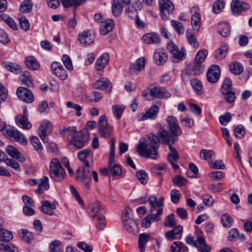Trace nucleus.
Masks as SVG:
<instances>
[{"label": "nucleus", "mask_w": 252, "mask_h": 252, "mask_svg": "<svg viewBox=\"0 0 252 252\" xmlns=\"http://www.w3.org/2000/svg\"><path fill=\"white\" fill-rule=\"evenodd\" d=\"M166 121L170 134L165 129H161L158 131L157 135L153 132L148 135L149 142L146 138H141L136 146V151L140 156L157 159L159 142L162 144H174L178 140V136L181 135L182 131L177 119L173 116H169Z\"/></svg>", "instance_id": "1"}, {"label": "nucleus", "mask_w": 252, "mask_h": 252, "mask_svg": "<svg viewBox=\"0 0 252 252\" xmlns=\"http://www.w3.org/2000/svg\"><path fill=\"white\" fill-rule=\"evenodd\" d=\"M78 158L83 161V165L82 170L80 168L77 170L76 179L78 182L83 183L85 188L89 189L92 177L95 182L98 181L97 173L90 164V162L93 160V154L90 149L83 150L78 153Z\"/></svg>", "instance_id": "2"}, {"label": "nucleus", "mask_w": 252, "mask_h": 252, "mask_svg": "<svg viewBox=\"0 0 252 252\" xmlns=\"http://www.w3.org/2000/svg\"><path fill=\"white\" fill-rule=\"evenodd\" d=\"M67 133V138L70 144L77 149L83 147L89 139L86 130L77 131L74 127H69L63 129Z\"/></svg>", "instance_id": "3"}, {"label": "nucleus", "mask_w": 252, "mask_h": 252, "mask_svg": "<svg viewBox=\"0 0 252 252\" xmlns=\"http://www.w3.org/2000/svg\"><path fill=\"white\" fill-rule=\"evenodd\" d=\"M50 177L56 182H61L65 175V171L61 166L58 158H54L51 160L49 167Z\"/></svg>", "instance_id": "4"}, {"label": "nucleus", "mask_w": 252, "mask_h": 252, "mask_svg": "<svg viewBox=\"0 0 252 252\" xmlns=\"http://www.w3.org/2000/svg\"><path fill=\"white\" fill-rule=\"evenodd\" d=\"M90 215L93 217H96L98 223L96 227L99 229H103L105 226V218L104 216L99 213L101 209V204L99 202H94L89 206Z\"/></svg>", "instance_id": "5"}, {"label": "nucleus", "mask_w": 252, "mask_h": 252, "mask_svg": "<svg viewBox=\"0 0 252 252\" xmlns=\"http://www.w3.org/2000/svg\"><path fill=\"white\" fill-rule=\"evenodd\" d=\"M158 3L162 19L167 20L173 12L174 5L170 0H159Z\"/></svg>", "instance_id": "6"}, {"label": "nucleus", "mask_w": 252, "mask_h": 252, "mask_svg": "<svg viewBox=\"0 0 252 252\" xmlns=\"http://www.w3.org/2000/svg\"><path fill=\"white\" fill-rule=\"evenodd\" d=\"M98 129L101 137L109 138L112 131V127L107 122V118L105 115L101 116L98 121Z\"/></svg>", "instance_id": "7"}, {"label": "nucleus", "mask_w": 252, "mask_h": 252, "mask_svg": "<svg viewBox=\"0 0 252 252\" xmlns=\"http://www.w3.org/2000/svg\"><path fill=\"white\" fill-rule=\"evenodd\" d=\"M167 49L170 52L175 60L177 61L183 60L186 58V52L184 47L179 50L176 45L172 42H169L167 46Z\"/></svg>", "instance_id": "8"}, {"label": "nucleus", "mask_w": 252, "mask_h": 252, "mask_svg": "<svg viewBox=\"0 0 252 252\" xmlns=\"http://www.w3.org/2000/svg\"><path fill=\"white\" fill-rule=\"evenodd\" d=\"M52 129V125L50 121L47 120H44L41 124L38 130V134L44 143L48 142V135L50 133Z\"/></svg>", "instance_id": "9"}, {"label": "nucleus", "mask_w": 252, "mask_h": 252, "mask_svg": "<svg viewBox=\"0 0 252 252\" xmlns=\"http://www.w3.org/2000/svg\"><path fill=\"white\" fill-rule=\"evenodd\" d=\"M95 37V34L93 31H86L79 34L77 40L80 44L88 46L94 43Z\"/></svg>", "instance_id": "10"}, {"label": "nucleus", "mask_w": 252, "mask_h": 252, "mask_svg": "<svg viewBox=\"0 0 252 252\" xmlns=\"http://www.w3.org/2000/svg\"><path fill=\"white\" fill-rule=\"evenodd\" d=\"M250 8V5L246 2L240 0H232L231 9L234 15H239Z\"/></svg>", "instance_id": "11"}, {"label": "nucleus", "mask_w": 252, "mask_h": 252, "mask_svg": "<svg viewBox=\"0 0 252 252\" xmlns=\"http://www.w3.org/2000/svg\"><path fill=\"white\" fill-rule=\"evenodd\" d=\"M220 67L219 65L216 64L212 65L207 73V80L210 83H216L220 78Z\"/></svg>", "instance_id": "12"}, {"label": "nucleus", "mask_w": 252, "mask_h": 252, "mask_svg": "<svg viewBox=\"0 0 252 252\" xmlns=\"http://www.w3.org/2000/svg\"><path fill=\"white\" fill-rule=\"evenodd\" d=\"M150 94L153 98H168L170 96V93L163 87L154 86L150 89Z\"/></svg>", "instance_id": "13"}, {"label": "nucleus", "mask_w": 252, "mask_h": 252, "mask_svg": "<svg viewBox=\"0 0 252 252\" xmlns=\"http://www.w3.org/2000/svg\"><path fill=\"white\" fill-rule=\"evenodd\" d=\"M17 95L22 101L27 103H31L34 100L32 92L25 87H19L17 90Z\"/></svg>", "instance_id": "14"}, {"label": "nucleus", "mask_w": 252, "mask_h": 252, "mask_svg": "<svg viewBox=\"0 0 252 252\" xmlns=\"http://www.w3.org/2000/svg\"><path fill=\"white\" fill-rule=\"evenodd\" d=\"M204 70V67L202 63L197 62H194L189 64L186 70V74L187 75H199L202 74Z\"/></svg>", "instance_id": "15"}, {"label": "nucleus", "mask_w": 252, "mask_h": 252, "mask_svg": "<svg viewBox=\"0 0 252 252\" xmlns=\"http://www.w3.org/2000/svg\"><path fill=\"white\" fill-rule=\"evenodd\" d=\"M159 107L157 105L152 106L146 113H140L138 117L139 121H143L147 119H155L158 113Z\"/></svg>", "instance_id": "16"}, {"label": "nucleus", "mask_w": 252, "mask_h": 252, "mask_svg": "<svg viewBox=\"0 0 252 252\" xmlns=\"http://www.w3.org/2000/svg\"><path fill=\"white\" fill-rule=\"evenodd\" d=\"M94 88L105 91L107 93H110L112 88V86L110 81L106 78H102L96 81L93 85Z\"/></svg>", "instance_id": "17"}, {"label": "nucleus", "mask_w": 252, "mask_h": 252, "mask_svg": "<svg viewBox=\"0 0 252 252\" xmlns=\"http://www.w3.org/2000/svg\"><path fill=\"white\" fill-rule=\"evenodd\" d=\"M130 0H113L112 5L113 14L116 17L119 16L123 11L124 5H128Z\"/></svg>", "instance_id": "18"}, {"label": "nucleus", "mask_w": 252, "mask_h": 252, "mask_svg": "<svg viewBox=\"0 0 252 252\" xmlns=\"http://www.w3.org/2000/svg\"><path fill=\"white\" fill-rule=\"evenodd\" d=\"M174 144L170 143V144H165L169 146L170 153L168 155V159L169 162L172 164V167L175 170L178 169L179 167L175 164L179 159V156L176 150L172 147Z\"/></svg>", "instance_id": "19"}, {"label": "nucleus", "mask_w": 252, "mask_h": 252, "mask_svg": "<svg viewBox=\"0 0 252 252\" xmlns=\"http://www.w3.org/2000/svg\"><path fill=\"white\" fill-rule=\"evenodd\" d=\"M17 125L25 129H29L32 127V124L29 122L26 109L23 111V115H18L16 118Z\"/></svg>", "instance_id": "20"}, {"label": "nucleus", "mask_w": 252, "mask_h": 252, "mask_svg": "<svg viewBox=\"0 0 252 252\" xmlns=\"http://www.w3.org/2000/svg\"><path fill=\"white\" fill-rule=\"evenodd\" d=\"M145 59L141 57L137 59L134 63L132 64L129 67V71L131 74H136L144 68Z\"/></svg>", "instance_id": "21"}, {"label": "nucleus", "mask_w": 252, "mask_h": 252, "mask_svg": "<svg viewBox=\"0 0 252 252\" xmlns=\"http://www.w3.org/2000/svg\"><path fill=\"white\" fill-rule=\"evenodd\" d=\"M2 132L5 136L10 140H14L18 134L22 136V132L9 125H5V127L4 128Z\"/></svg>", "instance_id": "22"}, {"label": "nucleus", "mask_w": 252, "mask_h": 252, "mask_svg": "<svg viewBox=\"0 0 252 252\" xmlns=\"http://www.w3.org/2000/svg\"><path fill=\"white\" fill-rule=\"evenodd\" d=\"M109 55L108 53H103L96 60L95 62V68L97 70H101L105 67L109 61Z\"/></svg>", "instance_id": "23"}, {"label": "nucleus", "mask_w": 252, "mask_h": 252, "mask_svg": "<svg viewBox=\"0 0 252 252\" xmlns=\"http://www.w3.org/2000/svg\"><path fill=\"white\" fill-rule=\"evenodd\" d=\"M167 59L166 54L161 49L157 50L154 54L155 63L158 65L164 64Z\"/></svg>", "instance_id": "24"}, {"label": "nucleus", "mask_w": 252, "mask_h": 252, "mask_svg": "<svg viewBox=\"0 0 252 252\" xmlns=\"http://www.w3.org/2000/svg\"><path fill=\"white\" fill-rule=\"evenodd\" d=\"M183 231V227L181 225H178L171 230L168 231L165 233V238L168 240H173L175 239H180L181 236L179 237L176 236L180 235Z\"/></svg>", "instance_id": "25"}, {"label": "nucleus", "mask_w": 252, "mask_h": 252, "mask_svg": "<svg viewBox=\"0 0 252 252\" xmlns=\"http://www.w3.org/2000/svg\"><path fill=\"white\" fill-rule=\"evenodd\" d=\"M56 208L54 204H52L48 200H45L42 202V206L40 207V210L44 214L52 216L54 214L53 210H55Z\"/></svg>", "instance_id": "26"}, {"label": "nucleus", "mask_w": 252, "mask_h": 252, "mask_svg": "<svg viewBox=\"0 0 252 252\" xmlns=\"http://www.w3.org/2000/svg\"><path fill=\"white\" fill-rule=\"evenodd\" d=\"M114 27V24L112 20H107L101 22L100 26V32L102 35H106L109 32L112 31Z\"/></svg>", "instance_id": "27"}, {"label": "nucleus", "mask_w": 252, "mask_h": 252, "mask_svg": "<svg viewBox=\"0 0 252 252\" xmlns=\"http://www.w3.org/2000/svg\"><path fill=\"white\" fill-rule=\"evenodd\" d=\"M228 49V45L226 43H222L220 47L215 52L214 56L215 59L217 60L223 59L227 53Z\"/></svg>", "instance_id": "28"}, {"label": "nucleus", "mask_w": 252, "mask_h": 252, "mask_svg": "<svg viewBox=\"0 0 252 252\" xmlns=\"http://www.w3.org/2000/svg\"><path fill=\"white\" fill-rule=\"evenodd\" d=\"M124 226L125 229L130 233L135 234L137 233L138 224L133 219L127 221H123Z\"/></svg>", "instance_id": "29"}, {"label": "nucleus", "mask_w": 252, "mask_h": 252, "mask_svg": "<svg viewBox=\"0 0 252 252\" xmlns=\"http://www.w3.org/2000/svg\"><path fill=\"white\" fill-rule=\"evenodd\" d=\"M142 39L147 44H157L159 42V36L155 33H148L143 35Z\"/></svg>", "instance_id": "30"}, {"label": "nucleus", "mask_w": 252, "mask_h": 252, "mask_svg": "<svg viewBox=\"0 0 252 252\" xmlns=\"http://www.w3.org/2000/svg\"><path fill=\"white\" fill-rule=\"evenodd\" d=\"M2 65L6 70L15 74H18L21 71V66L15 63L4 62L2 63Z\"/></svg>", "instance_id": "31"}, {"label": "nucleus", "mask_w": 252, "mask_h": 252, "mask_svg": "<svg viewBox=\"0 0 252 252\" xmlns=\"http://www.w3.org/2000/svg\"><path fill=\"white\" fill-rule=\"evenodd\" d=\"M186 35L189 45L194 48H198L199 46V44L192 31L191 29L187 30Z\"/></svg>", "instance_id": "32"}, {"label": "nucleus", "mask_w": 252, "mask_h": 252, "mask_svg": "<svg viewBox=\"0 0 252 252\" xmlns=\"http://www.w3.org/2000/svg\"><path fill=\"white\" fill-rule=\"evenodd\" d=\"M38 187L35 190L36 193H40L44 190H47L49 188V179L48 177L44 176L40 179Z\"/></svg>", "instance_id": "33"}, {"label": "nucleus", "mask_w": 252, "mask_h": 252, "mask_svg": "<svg viewBox=\"0 0 252 252\" xmlns=\"http://www.w3.org/2000/svg\"><path fill=\"white\" fill-rule=\"evenodd\" d=\"M150 236L146 233H141L139 236L138 247L140 252H145L146 244L150 240Z\"/></svg>", "instance_id": "34"}, {"label": "nucleus", "mask_w": 252, "mask_h": 252, "mask_svg": "<svg viewBox=\"0 0 252 252\" xmlns=\"http://www.w3.org/2000/svg\"><path fill=\"white\" fill-rule=\"evenodd\" d=\"M6 150L7 153L11 157L22 161L23 156L16 147L12 145H8Z\"/></svg>", "instance_id": "35"}, {"label": "nucleus", "mask_w": 252, "mask_h": 252, "mask_svg": "<svg viewBox=\"0 0 252 252\" xmlns=\"http://www.w3.org/2000/svg\"><path fill=\"white\" fill-rule=\"evenodd\" d=\"M25 63L26 66L32 70H37L39 67V63L33 56L26 57Z\"/></svg>", "instance_id": "36"}, {"label": "nucleus", "mask_w": 252, "mask_h": 252, "mask_svg": "<svg viewBox=\"0 0 252 252\" xmlns=\"http://www.w3.org/2000/svg\"><path fill=\"white\" fill-rule=\"evenodd\" d=\"M172 252H188V247L184 245L181 242H174L170 246Z\"/></svg>", "instance_id": "37"}, {"label": "nucleus", "mask_w": 252, "mask_h": 252, "mask_svg": "<svg viewBox=\"0 0 252 252\" xmlns=\"http://www.w3.org/2000/svg\"><path fill=\"white\" fill-rule=\"evenodd\" d=\"M229 67L230 71L235 75H239L243 71L242 64L237 61L230 63Z\"/></svg>", "instance_id": "38"}, {"label": "nucleus", "mask_w": 252, "mask_h": 252, "mask_svg": "<svg viewBox=\"0 0 252 252\" xmlns=\"http://www.w3.org/2000/svg\"><path fill=\"white\" fill-rule=\"evenodd\" d=\"M135 7L133 6H131V7H129L126 9V12L127 13L128 16L134 19H136L138 16L137 10L138 9H140L141 8V3L137 1L135 3Z\"/></svg>", "instance_id": "39"}, {"label": "nucleus", "mask_w": 252, "mask_h": 252, "mask_svg": "<svg viewBox=\"0 0 252 252\" xmlns=\"http://www.w3.org/2000/svg\"><path fill=\"white\" fill-rule=\"evenodd\" d=\"M230 28L228 24L226 22H220L218 26V32L223 37H226L230 34Z\"/></svg>", "instance_id": "40"}, {"label": "nucleus", "mask_w": 252, "mask_h": 252, "mask_svg": "<svg viewBox=\"0 0 252 252\" xmlns=\"http://www.w3.org/2000/svg\"><path fill=\"white\" fill-rule=\"evenodd\" d=\"M232 91V82L230 78H226L223 80L220 88L221 94H226L228 92Z\"/></svg>", "instance_id": "41"}, {"label": "nucleus", "mask_w": 252, "mask_h": 252, "mask_svg": "<svg viewBox=\"0 0 252 252\" xmlns=\"http://www.w3.org/2000/svg\"><path fill=\"white\" fill-rule=\"evenodd\" d=\"M201 18L199 13L195 12L191 17V24L193 30L198 31L200 27Z\"/></svg>", "instance_id": "42"}, {"label": "nucleus", "mask_w": 252, "mask_h": 252, "mask_svg": "<svg viewBox=\"0 0 252 252\" xmlns=\"http://www.w3.org/2000/svg\"><path fill=\"white\" fill-rule=\"evenodd\" d=\"M21 83L25 85L27 87L30 88L32 86V80L31 74L29 72H24L19 77Z\"/></svg>", "instance_id": "43"}, {"label": "nucleus", "mask_w": 252, "mask_h": 252, "mask_svg": "<svg viewBox=\"0 0 252 252\" xmlns=\"http://www.w3.org/2000/svg\"><path fill=\"white\" fill-rule=\"evenodd\" d=\"M13 238V235L12 233L4 229L0 228V241L2 243L5 242H8Z\"/></svg>", "instance_id": "44"}, {"label": "nucleus", "mask_w": 252, "mask_h": 252, "mask_svg": "<svg viewBox=\"0 0 252 252\" xmlns=\"http://www.w3.org/2000/svg\"><path fill=\"white\" fill-rule=\"evenodd\" d=\"M190 82L192 89L197 94H202L203 87L201 82L196 78L191 79Z\"/></svg>", "instance_id": "45"}, {"label": "nucleus", "mask_w": 252, "mask_h": 252, "mask_svg": "<svg viewBox=\"0 0 252 252\" xmlns=\"http://www.w3.org/2000/svg\"><path fill=\"white\" fill-rule=\"evenodd\" d=\"M20 237L27 243H30L33 239L32 233L27 229H21L19 232Z\"/></svg>", "instance_id": "46"}, {"label": "nucleus", "mask_w": 252, "mask_h": 252, "mask_svg": "<svg viewBox=\"0 0 252 252\" xmlns=\"http://www.w3.org/2000/svg\"><path fill=\"white\" fill-rule=\"evenodd\" d=\"M110 168V174L114 177H123V170L122 167L118 164H114L113 166L111 165Z\"/></svg>", "instance_id": "47"}, {"label": "nucleus", "mask_w": 252, "mask_h": 252, "mask_svg": "<svg viewBox=\"0 0 252 252\" xmlns=\"http://www.w3.org/2000/svg\"><path fill=\"white\" fill-rule=\"evenodd\" d=\"M0 251L2 252H18V249L11 243H0Z\"/></svg>", "instance_id": "48"}, {"label": "nucleus", "mask_w": 252, "mask_h": 252, "mask_svg": "<svg viewBox=\"0 0 252 252\" xmlns=\"http://www.w3.org/2000/svg\"><path fill=\"white\" fill-rule=\"evenodd\" d=\"M125 109V106L122 105H113L112 106L113 114L117 119L121 118Z\"/></svg>", "instance_id": "49"}, {"label": "nucleus", "mask_w": 252, "mask_h": 252, "mask_svg": "<svg viewBox=\"0 0 252 252\" xmlns=\"http://www.w3.org/2000/svg\"><path fill=\"white\" fill-rule=\"evenodd\" d=\"M233 219L227 214H224L221 217V222L225 227H230L233 223Z\"/></svg>", "instance_id": "50"}, {"label": "nucleus", "mask_w": 252, "mask_h": 252, "mask_svg": "<svg viewBox=\"0 0 252 252\" xmlns=\"http://www.w3.org/2000/svg\"><path fill=\"white\" fill-rule=\"evenodd\" d=\"M225 2L222 0H216L213 5V11L216 14L220 13L223 9Z\"/></svg>", "instance_id": "51"}, {"label": "nucleus", "mask_w": 252, "mask_h": 252, "mask_svg": "<svg viewBox=\"0 0 252 252\" xmlns=\"http://www.w3.org/2000/svg\"><path fill=\"white\" fill-rule=\"evenodd\" d=\"M32 7V1L31 0H26L21 4L20 10L22 12L29 13L31 11Z\"/></svg>", "instance_id": "52"}, {"label": "nucleus", "mask_w": 252, "mask_h": 252, "mask_svg": "<svg viewBox=\"0 0 252 252\" xmlns=\"http://www.w3.org/2000/svg\"><path fill=\"white\" fill-rule=\"evenodd\" d=\"M171 24L179 34H182L184 32L185 29L182 23L175 20H172Z\"/></svg>", "instance_id": "53"}, {"label": "nucleus", "mask_w": 252, "mask_h": 252, "mask_svg": "<svg viewBox=\"0 0 252 252\" xmlns=\"http://www.w3.org/2000/svg\"><path fill=\"white\" fill-rule=\"evenodd\" d=\"M136 177L141 184L145 185L147 183L148 175L144 170H141L137 172Z\"/></svg>", "instance_id": "54"}, {"label": "nucleus", "mask_w": 252, "mask_h": 252, "mask_svg": "<svg viewBox=\"0 0 252 252\" xmlns=\"http://www.w3.org/2000/svg\"><path fill=\"white\" fill-rule=\"evenodd\" d=\"M176 220L173 214L168 215L164 220V225L166 227H173L176 224Z\"/></svg>", "instance_id": "55"}, {"label": "nucleus", "mask_w": 252, "mask_h": 252, "mask_svg": "<svg viewBox=\"0 0 252 252\" xmlns=\"http://www.w3.org/2000/svg\"><path fill=\"white\" fill-rule=\"evenodd\" d=\"M200 156L204 159L209 160L214 158L215 154L213 151L203 149L200 151Z\"/></svg>", "instance_id": "56"}, {"label": "nucleus", "mask_w": 252, "mask_h": 252, "mask_svg": "<svg viewBox=\"0 0 252 252\" xmlns=\"http://www.w3.org/2000/svg\"><path fill=\"white\" fill-rule=\"evenodd\" d=\"M102 96L103 95L101 93L94 91L88 96V98L91 102H97L101 99Z\"/></svg>", "instance_id": "57"}, {"label": "nucleus", "mask_w": 252, "mask_h": 252, "mask_svg": "<svg viewBox=\"0 0 252 252\" xmlns=\"http://www.w3.org/2000/svg\"><path fill=\"white\" fill-rule=\"evenodd\" d=\"M207 55L208 52L206 49L199 51L196 55L194 62L202 63L205 60Z\"/></svg>", "instance_id": "58"}, {"label": "nucleus", "mask_w": 252, "mask_h": 252, "mask_svg": "<svg viewBox=\"0 0 252 252\" xmlns=\"http://www.w3.org/2000/svg\"><path fill=\"white\" fill-rule=\"evenodd\" d=\"M222 94L224 95L225 101L229 104H233L236 98V94L233 91L228 92L226 94Z\"/></svg>", "instance_id": "59"}, {"label": "nucleus", "mask_w": 252, "mask_h": 252, "mask_svg": "<svg viewBox=\"0 0 252 252\" xmlns=\"http://www.w3.org/2000/svg\"><path fill=\"white\" fill-rule=\"evenodd\" d=\"M62 61L63 64L69 70H72L73 69V66L72 63V61L70 57L67 54H64L62 57Z\"/></svg>", "instance_id": "60"}, {"label": "nucleus", "mask_w": 252, "mask_h": 252, "mask_svg": "<svg viewBox=\"0 0 252 252\" xmlns=\"http://www.w3.org/2000/svg\"><path fill=\"white\" fill-rule=\"evenodd\" d=\"M233 133L238 138H242L245 134L244 127L242 125H238L234 129Z\"/></svg>", "instance_id": "61"}, {"label": "nucleus", "mask_w": 252, "mask_h": 252, "mask_svg": "<svg viewBox=\"0 0 252 252\" xmlns=\"http://www.w3.org/2000/svg\"><path fill=\"white\" fill-rule=\"evenodd\" d=\"M2 20H3L13 30H17L18 29V26L14 20L8 15H3Z\"/></svg>", "instance_id": "62"}, {"label": "nucleus", "mask_w": 252, "mask_h": 252, "mask_svg": "<svg viewBox=\"0 0 252 252\" xmlns=\"http://www.w3.org/2000/svg\"><path fill=\"white\" fill-rule=\"evenodd\" d=\"M31 143L33 147L34 150H41L42 149V146L38 138L36 136H32L31 138Z\"/></svg>", "instance_id": "63"}, {"label": "nucleus", "mask_w": 252, "mask_h": 252, "mask_svg": "<svg viewBox=\"0 0 252 252\" xmlns=\"http://www.w3.org/2000/svg\"><path fill=\"white\" fill-rule=\"evenodd\" d=\"M232 116L229 112H226L223 115H221L219 118L220 123L221 125H226L231 120Z\"/></svg>", "instance_id": "64"}]
</instances>
